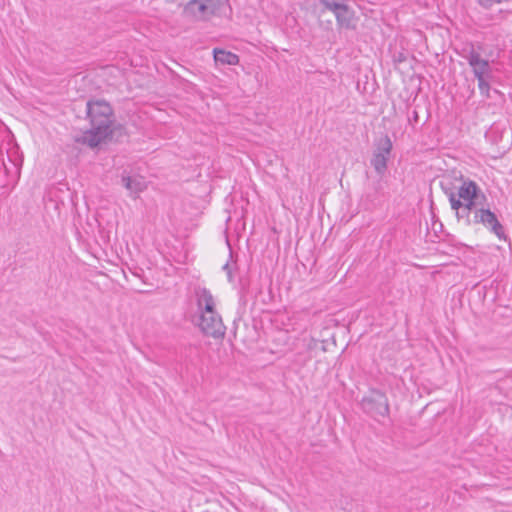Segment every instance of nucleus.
Instances as JSON below:
<instances>
[{"mask_svg": "<svg viewBox=\"0 0 512 512\" xmlns=\"http://www.w3.org/2000/svg\"><path fill=\"white\" fill-rule=\"evenodd\" d=\"M86 119L90 128L75 141L90 148H95L110 139L117 128L114 110L110 103L103 99H90L86 102Z\"/></svg>", "mask_w": 512, "mask_h": 512, "instance_id": "obj_1", "label": "nucleus"}, {"mask_svg": "<svg viewBox=\"0 0 512 512\" xmlns=\"http://www.w3.org/2000/svg\"><path fill=\"white\" fill-rule=\"evenodd\" d=\"M360 407L364 413L376 420L378 417H388L390 413L389 401L386 394L375 388L370 389L362 398Z\"/></svg>", "mask_w": 512, "mask_h": 512, "instance_id": "obj_2", "label": "nucleus"}, {"mask_svg": "<svg viewBox=\"0 0 512 512\" xmlns=\"http://www.w3.org/2000/svg\"><path fill=\"white\" fill-rule=\"evenodd\" d=\"M482 224L499 239H505V231L497 216L489 208L478 209L466 225Z\"/></svg>", "mask_w": 512, "mask_h": 512, "instance_id": "obj_3", "label": "nucleus"}, {"mask_svg": "<svg viewBox=\"0 0 512 512\" xmlns=\"http://www.w3.org/2000/svg\"><path fill=\"white\" fill-rule=\"evenodd\" d=\"M198 326L205 335L215 339L224 337L226 332V327L217 311L200 314Z\"/></svg>", "mask_w": 512, "mask_h": 512, "instance_id": "obj_4", "label": "nucleus"}, {"mask_svg": "<svg viewBox=\"0 0 512 512\" xmlns=\"http://www.w3.org/2000/svg\"><path fill=\"white\" fill-rule=\"evenodd\" d=\"M392 150V141L388 135L383 136L376 143V149L371 158V165L379 175L387 170V162Z\"/></svg>", "mask_w": 512, "mask_h": 512, "instance_id": "obj_5", "label": "nucleus"}, {"mask_svg": "<svg viewBox=\"0 0 512 512\" xmlns=\"http://www.w3.org/2000/svg\"><path fill=\"white\" fill-rule=\"evenodd\" d=\"M195 296L200 314H209L215 310V300L212 293L205 287L195 288Z\"/></svg>", "mask_w": 512, "mask_h": 512, "instance_id": "obj_6", "label": "nucleus"}, {"mask_svg": "<svg viewBox=\"0 0 512 512\" xmlns=\"http://www.w3.org/2000/svg\"><path fill=\"white\" fill-rule=\"evenodd\" d=\"M456 195L462 201H468L469 199L481 198L486 200L485 194L481 191L479 186L472 180H463L462 184L458 188Z\"/></svg>", "mask_w": 512, "mask_h": 512, "instance_id": "obj_7", "label": "nucleus"}, {"mask_svg": "<svg viewBox=\"0 0 512 512\" xmlns=\"http://www.w3.org/2000/svg\"><path fill=\"white\" fill-rule=\"evenodd\" d=\"M337 25L340 28L354 29V11L345 3L343 6L334 13Z\"/></svg>", "mask_w": 512, "mask_h": 512, "instance_id": "obj_8", "label": "nucleus"}, {"mask_svg": "<svg viewBox=\"0 0 512 512\" xmlns=\"http://www.w3.org/2000/svg\"><path fill=\"white\" fill-rule=\"evenodd\" d=\"M466 59L472 70L493 74L489 61L481 58L480 54L474 49H471V51L466 56Z\"/></svg>", "mask_w": 512, "mask_h": 512, "instance_id": "obj_9", "label": "nucleus"}, {"mask_svg": "<svg viewBox=\"0 0 512 512\" xmlns=\"http://www.w3.org/2000/svg\"><path fill=\"white\" fill-rule=\"evenodd\" d=\"M121 181L131 194H139L146 189L145 180L141 176L122 175Z\"/></svg>", "mask_w": 512, "mask_h": 512, "instance_id": "obj_10", "label": "nucleus"}, {"mask_svg": "<svg viewBox=\"0 0 512 512\" xmlns=\"http://www.w3.org/2000/svg\"><path fill=\"white\" fill-rule=\"evenodd\" d=\"M441 187L449 198L451 208L455 210L458 220H464L463 201L456 195L452 188L446 187L444 182H441Z\"/></svg>", "mask_w": 512, "mask_h": 512, "instance_id": "obj_11", "label": "nucleus"}, {"mask_svg": "<svg viewBox=\"0 0 512 512\" xmlns=\"http://www.w3.org/2000/svg\"><path fill=\"white\" fill-rule=\"evenodd\" d=\"M214 60L217 64L222 65H237L239 63V56L224 49L215 48L213 50Z\"/></svg>", "mask_w": 512, "mask_h": 512, "instance_id": "obj_12", "label": "nucleus"}, {"mask_svg": "<svg viewBox=\"0 0 512 512\" xmlns=\"http://www.w3.org/2000/svg\"><path fill=\"white\" fill-rule=\"evenodd\" d=\"M208 9L209 7L203 3V0H190L184 8L185 13L199 19L206 18L208 16Z\"/></svg>", "mask_w": 512, "mask_h": 512, "instance_id": "obj_13", "label": "nucleus"}, {"mask_svg": "<svg viewBox=\"0 0 512 512\" xmlns=\"http://www.w3.org/2000/svg\"><path fill=\"white\" fill-rule=\"evenodd\" d=\"M481 198L469 199L468 201H463V210H464V222L465 224L469 222L470 218L474 215V213L478 209H482L483 202Z\"/></svg>", "mask_w": 512, "mask_h": 512, "instance_id": "obj_14", "label": "nucleus"}, {"mask_svg": "<svg viewBox=\"0 0 512 512\" xmlns=\"http://www.w3.org/2000/svg\"><path fill=\"white\" fill-rule=\"evenodd\" d=\"M320 4L327 10L335 13L338 11L344 3L343 0H319Z\"/></svg>", "mask_w": 512, "mask_h": 512, "instance_id": "obj_15", "label": "nucleus"}, {"mask_svg": "<svg viewBox=\"0 0 512 512\" xmlns=\"http://www.w3.org/2000/svg\"><path fill=\"white\" fill-rule=\"evenodd\" d=\"M203 3L209 7L208 16L215 14L220 6V0H203Z\"/></svg>", "mask_w": 512, "mask_h": 512, "instance_id": "obj_16", "label": "nucleus"}, {"mask_svg": "<svg viewBox=\"0 0 512 512\" xmlns=\"http://www.w3.org/2000/svg\"><path fill=\"white\" fill-rule=\"evenodd\" d=\"M478 88L482 95L489 97V91H490L489 80H479Z\"/></svg>", "mask_w": 512, "mask_h": 512, "instance_id": "obj_17", "label": "nucleus"}, {"mask_svg": "<svg viewBox=\"0 0 512 512\" xmlns=\"http://www.w3.org/2000/svg\"><path fill=\"white\" fill-rule=\"evenodd\" d=\"M472 71H473V74H474L475 78L477 79V81L490 80L493 76V74L487 73V72H482V71H477V70H472Z\"/></svg>", "mask_w": 512, "mask_h": 512, "instance_id": "obj_18", "label": "nucleus"}, {"mask_svg": "<svg viewBox=\"0 0 512 512\" xmlns=\"http://www.w3.org/2000/svg\"><path fill=\"white\" fill-rule=\"evenodd\" d=\"M223 270L227 273L228 281L232 282L233 281L232 267L229 264V262L224 264Z\"/></svg>", "mask_w": 512, "mask_h": 512, "instance_id": "obj_19", "label": "nucleus"}, {"mask_svg": "<svg viewBox=\"0 0 512 512\" xmlns=\"http://www.w3.org/2000/svg\"><path fill=\"white\" fill-rule=\"evenodd\" d=\"M407 59V56L404 52H399L397 55H394V61L396 63H402L405 62Z\"/></svg>", "mask_w": 512, "mask_h": 512, "instance_id": "obj_20", "label": "nucleus"}, {"mask_svg": "<svg viewBox=\"0 0 512 512\" xmlns=\"http://www.w3.org/2000/svg\"><path fill=\"white\" fill-rule=\"evenodd\" d=\"M477 2L484 8H490V0H477Z\"/></svg>", "mask_w": 512, "mask_h": 512, "instance_id": "obj_21", "label": "nucleus"}, {"mask_svg": "<svg viewBox=\"0 0 512 512\" xmlns=\"http://www.w3.org/2000/svg\"><path fill=\"white\" fill-rule=\"evenodd\" d=\"M418 118H419V116H418V112L414 110V111H413V113H412V117H409V121H410V122H411V121L417 122V121H418Z\"/></svg>", "mask_w": 512, "mask_h": 512, "instance_id": "obj_22", "label": "nucleus"}, {"mask_svg": "<svg viewBox=\"0 0 512 512\" xmlns=\"http://www.w3.org/2000/svg\"><path fill=\"white\" fill-rule=\"evenodd\" d=\"M502 0H490V7L494 4V3H501Z\"/></svg>", "mask_w": 512, "mask_h": 512, "instance_id": "obj_23", "label": "nucleus"}]
</instances>
